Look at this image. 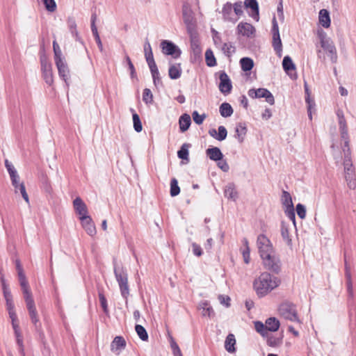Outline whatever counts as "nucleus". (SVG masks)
Listing matches in <instances>:
<instances>
[{"label":"nucleus","mask_w":356,"mask_h":356,"mask_svg":"<svg viewBox=\"0 0 356 356\" xmlns=\"http://www.w3.org/2000/svg\"><path fill=\"white\" fill-rule=\"evenodd\" d=\"M127 343L125 339L121 336H117L114 338L111 344V350L113 352L121 351L126 348Z\"/></svg>","instance_id":"412c9836"},{"label":"nucleus","mask_w":356,"mask_h":356,"mask_svg":"<svg viewBox=\"0 0 356 356\" xmlns=\"http://www.w3.org/2000/svg\"><path fill=\"white\" fill-rule=\"evenodd\" d=\"M281 201L284 209H290L291 207H294L292 201V197L290 193L286 191H282Z\"/></svg>","instance_id":"2f4dec72"},{"label":"nucleus","mask_w":356,"mask_h":356,"mask_svg":"<svg viewBox=\"0 0 356 356\" xmlns=\"http://www.w3.org/2000/svg\"><path fill=\"white\" fill-rule=\"evenodd\" d=\"M237 31L239 34L248 38L252 36L255 33L254 27L249 23H239L237 26Z\"/></svg>","instance_id":"6ab92c4d"},{"label":"nucleus","mask_w":356,"mask_h":356,"mask_svg":"<svg viewBox=\"0 0 356 356\" xmlns=\"http://www.w3.org/2000/svg\"><path fill=\"white\" fill-rule=\"evenodd\" d=\"M40 65L42 73L52 71V65L45 56H40Z\"/></svg>","instance_id":"a18cd8bd"},{"label":"nucleus","mask_w":356,"mask_h":356,"mask_svg":"<svg viewBox=\"0 0 356 356\" xmlns=\"http://www.w3.org/2000/svg\"><path fill=\"white\" fill-rule=\"evenodd\" d=\"M236 344V339L235 336L233 334H229L225 341V350L230 353H233L236 351L235 348Z\"/></svg>","instance_id":"cd10ccee"},{"label":"nucleus","mask_w":356,"mask_h":356,"mask_svg":"<svg viewBox=\"0 0 356 356\" xmlns=\"http://www.w3.org/2000/svg\"><path fill=\"white\" fill-rule=\"evenodd\" d=\"M221 50L227 57H230L235 53L236 48L232 42H225L221 46Z\"/></svg>","instance_id":"58836bf2"},{"label":"nucleus","mask_w":356,"mask_h":356,"mask_svg":"<svg viewBox=\"0 0 356 356\" xmlns=\"http://www.w3.org/2000/svg\"><path fill=\"white\" fill-rule=\"evenodd\" d=\"M232 4L229 2H227L222 7V14L223 16V19L225 21L234 22L231 17V15L232 13Z\"/></svg>","instance_id":"f704fd0d"},{"label":"nucleus","mask_w":356,"mask_h":356,"mask_svg":"<svg viewBox=\"0 0 356 356\" xmlns=\"http://www.w3.org/2000/svg\"><path fill=\"white\" fill-rule=\"evenodd\" d=\"M281 235L288 245H292V240L290 238L289 228L282 222L281 225Z\"/></svg>","instance_id":"a19ab883"},{"label":"nucleus","mask_w":356,"mask_h":356,"mask_svg":"<svg viewBox=\"0 0 356 356\" xmlns=\"http://www.w3.org/2000/svg\"><path fill=\"white\" fill-rule=\"evenodd\" d=\"M74 210L79 217L88 216V209L86 204L81 197H77L73 201Z\"/></svg>","instance_id":"a211bd4d"},{"label":"nucleus","mask_w":356,"mask_h":356,"mask_svg":"<svg viewBox=\"0 0 356 356\" xmlns=\"http://www.w3.org/2000/svg\"><path fill=\"white\" fill-rule=\"evenodd\" d=\"M218 132L215 129H211L209 130V134L219 141L224 140L227 136V131L224 126H219L218 128Z\"/></svg>","instance_id":"aec40b11"},{"label":"nucleus","mask_w":356,"mask_h":356,"mask_svg":"<svg viewBox=\"0 0 356 356\" xmlns=\"http://www.w3.org/2000/svg\"><path fill=\"white\" fill-rule=\"evenodd\" d=\"M338 120H339V126L341 138H346L347 136V134H348L346 120L345 118H341V119H338Z\"/></svg>","instance_id":"de8ad7c7"},{"label":"nucleus","mask_w":356,"mask_h":356,"mask_svg":"<svg viewBox=\"0 0 356 356\" xmlns=\"http://www.w3.org/2000/svg\"><path fill=\"white\" fill-rule=\"evenodd\" d=\"M327 56L330 58V60L332 63H336L337 62V49L335 47L330 49L329 51H327Z\"/></svg>","instance_id":"338daca9"},{"label":"nucleus","mask_w":356,"mask_h":356,"mask_svg":"<svg viewBox=\"0 0 356 356\" xmlns=\"http://www.w3.org/2000/svg\"><path fill=\"white\" fill-rule=\"evenodd\" d=\"M206 63L209 67H213L216 65V60L211 49H207L205 52Z\"/></svg>","instance_id":"79ce46f5"},{"label":"nucleus","mask_w":356,"mask_h":356,"mask_svg":"<svg viewBox=\"0 0 356 356\" xmlns=\"http://www.w3.org/2000/svg\"><path fill=\"white\" fill-rule=\"evenodd\" d=\"M182 15L183 20L186 26L187 31L189 33H192V32L195 30V23L194 21V17L193 16V12L191 8L186 6L184 5L182 8Z\"/></svg>","instance_id":"9b49d317"},{"label":"nucleus","mask_w":356,"mask_h":356,"mask_svg":"<svg viewBox=\"0 0 356 356\" xmlns=\"http://www.w3.org/2000/svg\"><path fill=\"white\" fill-rule=\"evenodd\" d=\"M280 314L286 319L291 321H299L296 312V306L289 302H284L279 307Z\"/></svg>","instance_id":"9d476101"},{"label":"nucleus","mask_w":356,"mask_h":356,"mask_svg":"<svg viewBox=\"0 0 356 356\" xmlns=\"http://www.w3.org/2000/svg\"><path fill=\"white\" fill-rule=\"evenodd\" d=\"M143 101L146 104H149L153 102V95L150 89L145 88L143 92Z\"/></svg>","instance_id":"8fccbe9b"},{"label":"nucleus","mask_w":356,"mask_h":356,"mask_svg":"<svg viewBox=\"0 0 356 356\" xmlns=\"http://www.w3.org/2000/svg\"><path fill=\"white\" fill-rule=\"evenodd\" d=\"M179 124L180 131L185 132L189 129L191 124V116L187 113L181 115L179 120Z\"/></svg>","instance_id":"393cba45"},{"label":"nucleus","mask_w":356,"mask_h":356,"mask_svg":"<svg viewBox=\"0 0 356 356\" xmlns=\"http://www.w3.org/2000/svg\"><path fill=\"white\" fill-rule=\"evenodd\" d=\"M282 67L287 74H289L290 71L296 69V65L289 56H285L284 57L282 60Z\"/></svg>","instance_id":"473e14b6"},{"label":"nucleus","mask_w":356,"mask_h":356,"mask_svg":"<svg viewBox=\"0 0 356 356\" xmlns=\"http://www.w3.org/2000/svg\"><path fill=\"white\" fill-rule=\"evenodd\" d=\"M96 20H97V15L95 13H93L91 15V18H90L91 31L92 33V35L95 38V42L98 46L99 51L102 52L104 50V48H103V44H102V40L100 39V37H99V33L97 31V28L95 24Z\"/></svg>","instance_id":"2eb2a0df"},{"label":"nucleus","mask_w":356,"mask_h":356,"mask_svg":"<svg viewBox=\"0 0 356 356\" xmlns=\"http://www.w3.org/2000/svg\"><path fill=\"white\" fill-rule=\"evenodd\" d=\"M219 111L223 118H228L233 114L234 110L229 103L224 102L220 106Z\"/></svg>","instance_id":"7c9ffc66"},{"label":"nucleus","mask_w":356,"mask_h":356,"mask_svg":"<svg viewBox=\"0 0 356 356\" xmlns=\"http://www.w3.org/2000/svg\"><path fill=\"white\" fill-rule=\"evenodd\" d=\"M296 213L300 219H304L306 216V208L300 203H298L296 207Z\"/></svg>","instance_id":"052dcab7"},{"label":"nucleus","mask_w":356,"mask_h":356,"mask_svg":"<svg viewBox=\"0 0 356 356\" xmlns=\"http://www.w3.org/2000/svg\"><path fill=\"white\" fill-rule=\"evenodd\" d=\"M266 327L267 332H276L278 330L280 323V321L275 317H270L266 321Z\"/></svg>","instance_id":"c85d7f7f"},{"label":"nucleus","mask_w":356,"mask_h":356,"mask_svg":"<svg viewBox=\"0 0 356 356\" xmlns=\"http://www.w3.org/2000/svg\"><path fill=\"white\" fill-rule=\"evenodd\" d=\"M218 167L222 170L225 172H227L229 170V166L225 159H222V160L217 161Z\"/></svg>","instance_id":"774afa93"},{"label":"nucleus","mask_w":356,"mask_h":356,"mask_svg":"<svg viewBox=\"0 0 356 356\" xmlns=\"http://www.w3.org/2000/svg\"><path fill=\"white\" fill-rule=\"evenodd\" d=\"M284 213L286 216L293 222L294 226L296 227V214L294 207H291L290 209H284Z\"/></svg>","instance_id":"680f3d73"},{"label":"nucleus","mask_w":356,"mask_h":356,"mask_svg":"<svg viewBox=\"0 0 356 356\" xmlns=\"http://www.w3.org/2000/svg\"><path fill=\"white\" fill-rule=\"evenodd\" d=\"M341 140L344 141L343 146L342 147V151L343 152V157L346 156V152H349V156H351V151L350 148V140H349V135L347 134V136L346 138H341Z\"/></svg>","instance_id":"6e6d98bb"},{"label":"nucleus","mask_w":356,"mask_h":356,"mask_svg":"<svg viewBox=\"0 0 356 356\" xmlns=\"http://www.w3.org/2000/svg\"><path fill=\"white\" fill-rule=\"evenodd\" d=\"M191 147L190 143H184L177 152V156L182 160L188 161V149Z\"/></svg>","instance_id":"72a5a7b5"},{"label":"nucleus","mask_w":356,"mask_h":356,"mask_svg":"<svg viewBox=\"0 0 356 356\" xmlns=\"http://www.w3.org/2000/svg\"><path fill=\"white\" fill-rule=\"evenodd\" d=\"M191 49L195 57H200L202 53V49L197 42L192 41L191 44Z\"/></svg>","instance_id":"69168bd1"},{"label":"nucleus","mask_w":356,"mask_h":356,"mask_svg":"<svg viewBox=\"0 0 356 356\" xmlns=\"http://www.w3.org/2000/svg\"><path fill=\"white\" fill-rule=\"evenodd\" d=\"M244 6L251 10L250 15L256 21L259 19V4L257 0H245Z\"/></svg>","instance_id":"f3484780"},{"label":"nucleus","mask_w":356,"mask_h":356,"mask_svg":"<svg viewBox=\"0 0 356 356\" xmlns=\"http://www.w3.org/2000/svg\"><path fill=\"white\" fill-rule=\"evenodd\" d=\"M46 10L49 12H54L56 9V3L54 0H42Z\"/></svg>","instance_id":"5fc2aeb1"},{"label":"nucleus","mask_w":356,"mask_h":356,"mask_svg":"<svg viewBox=\"0 0 356 356\" xmlns=\"http://www.w3.org/2000/svg\"><path fill=\"white\" fill-rule=\"evenodd\" d=\"M254 328L257 332L261 334L262 336H265L267 334V330L266 327V324H264L261 321H255L254 322Z\"/></svg>","instance_id":"864d4df0"},{"label":"nucleus","mask_w":356,"mask_h":356,"mask_svg":"<svg viewBox=\"0 0 356 356\" xmlns=\"http://www.w3.org/2000/svg\"><path fill=\"white\" fill-rule=\"evenodd\" d=\"M42 189L47 193H51L52 191V188L50 184V181L49 179L47 177H43L42 181Z\"/></svg>","instance_id":"0e129e2a"},{"label":"nucleus","mask_w":356,"mask_h":356,"mask_svg":"<svg viewBox=\"0 0 356 356\" xmlns=\"http://www.w3.org/2000/svg\"><path fill=\"white\" fill-rule=\"evenodd\" d=\"M200 306L201 308L203 309L202 315L204 316L211 317L212 316L214 315L213 308L209 306V303L207 301L203 302Z\"/></svg>","instance_id":"09e8293b"},{"label":"nucleus","mask_w":356,"mask_h":356,"mask_svg":"<svg viewBox=\"0 0 356 356\" xmlns=\"http://www.w3.org/2000/svg\"><path fill=\"white\" fill-rule=\"evenodd\" d=\"M263 264L268 270L278 274L281 270V261L275 253L266 257L261 258Z\"/></svg>","instance_id":"0eeeda50"},{"label":"nucleus","mask_w":356,"mask_h":356,"mask_svg":"<svg viewBox=\"0 0 356 356\" xmlns=\"http://www.w3.org/2000/svg\"><path fill=\"white\" fill-rule=\"evenodd\" d=\"M192 117L195 123H196L198 125H200L203 123L204 120L207 118V115L205 113L200 115L197 111H194L192 113Z\"/></svg>","instance_id":"603ef678"},{"label":"nucleus","mask_w":356,"mask_h":356,"mask_svg":"<svg viewBox=\"0 0 356 356\" xmlns=\"http://www.w3.org/2000/svg\"><path fill=\"white\" fill-rule=\"evenodd\" d=\"M343 165L344 167V176L350 189H355L356 187L355 171L353 164L352 158L349 156V152H346L343 157Z\"/></svg>","instance_id":"20e7f679"},{"label":"nucleus","mask_w":356,"mask_h":356,"mask_svg":"<svg viewBox=\"0 0 356 356\" xmlns=\"http://www.w3.org/2000/svg\"><path fill=\"white\" fill-rule=\"evenodd\" d=\"M131 111L132 112V118H133V123L134 130L139 133L143 129L142 123L140 119L139 115L135 112L133 108H131Z\"/></svg>","instance_id":"e433bc0d"},{"label":"nucleus","mask_w":356,"mask_h":356,"mask_svg":"<svg viewBox=\"0 0 356 356\" xmlns=\"http://www.w3.org/2000/svg\"><path fill=\"white\" fill-rule=\"evenodd\" d=\"M135 330L138 336L142 341H147L148 340V334L145 328L143 325L138 324L136 325Z\"/></svg>","instance_id":"ea45409f"},{"label":"nucleus","mask_w":356,"mask_h":356,"mask_svg":"<svg viewBox=\"0 0 356 356\" xmlns=\"http://www.w3.org/2000/svg\"><path fill=\"white\" fill-rule=\"evenodd\" d=\"M236 134L234 137L237 138L238 141L241 143L244 140V137L246 135L247 128L244 123H238L235 129Z\"/></svg>","instance_id":"bb28decb"},{"label":"nucleus","mask_w":356,"mask_h":356,"mask_svg":"<svg viewBox=\"0 0 356 356\" xmlns=\"http://www.w3.org/2000/svg\"><path fill=\"white\" fill-rule=\"evenodd\" d=\"M180 193V188L178 185V181L176 178H172L170 181V193L172 197L178 195Z\"/></svg>","instance_id":"37998d69"},{"label":"nucleus","mask_w":356,"mask_h":356,"mask_svg":"<svg viewBox=\"0 0 356 356\" xmlns=\"http://www.w3.org/2000/svg\"><path fill=\"white\" fill-rule=\"evenodd\" d=\"M40 65L42 73L52 71V65L45 56H40Z\"/></svg>","instance_id":"c03bdc74"},{"label":"nucleus","mask_w":356,"mask_h":356,"mask_svg":"<svg viewBox=\"0 0 356 356\" xmlns=\"http://www.w3.org/2000/svg\"><path fill=\"white\" fill-rule=\"evenodd\" d=\"M206 154L211 161H213L222 160V159L224 157V155L222 153L221 150L220 149L219 147H217L208 148L206 150Z\"/></svg>","instance_id":"4be33fe9"},{"label":"nucleus","mask_w":356,"mask_h":356,"mask_svg":"<svg viewBox=\"0 0 356 356\" xmlns=\"http://www.w3.org/2000/svg\"><path fill=\"white\" fill-rule=\"evenodd\" d=\"M219 90L224 95L229 94L232 89L231 79L225 71L219 72Z\"/></svg>","instance_id":"f8f14e48"},{"label":"nucleus","mask_w":356,"mask_h":356,"mask_svg":"<svg viewBox=\"0 0 356 356\" xmlns=\"http://www.w3.org/2000/svg\"><path fill=\"white\" fill-rule=\"evenodd\" d=\"M125 60H126V61L127 63L128 67H129V70L130 71L131 78V79L136 78L137 75H136V69H135V67H134V64L132 63V62L131 60V58H129V56L127 55L125 56Z\"/></svg>","instance_id":"4d7b16f0"},{"label":"nucleus","mask_w":356,"mask_h":356,"mask_svg":"<svg viewBox=\"0 0 356 356\" xmlns=\"http://www.w3.org/2000/svg\"><path fill=\"white\" fill-rule=\"evenodd\" d=\"M5 166L10 175L12 186L14 187L15 193L17 194L19 192L26 202L29 204V197L26 193L25 185L24 182H20L19 175L14 165L9 162L8 160L6 159Z\"/></svg>","instance_id":"7ed1b4c3"},{"label":"nucleus","mask_w":356,"mask_h":356,"mask_svg":"<svg viewBox=\"0 0 356 356\" xmlns=\"http://www.w3.org/2000/svg\"><path fill=\"white\" fill-rule=\"evenodd\" d=\"M272 46L279 57L282 56V43L280 38L278 23L275 16L272 19Z\"/></svg>","instance_id":"423d86ee"},{"label":"nucleus","mask_w":356,"mask_h":356,"mask_svg":"<svg viewBox=\"0 0 356 356\" xmlns=\"http://www.w3.org/2000/svg\"><path fill=\"white\" fill-rule=\"evenodd\" d=\"M243 242L245 246V248L242 251L243 260L245 264H249L250 260V250L248 245V241L246 238H243Z\"/></svg>","instance_id":"49530a36"},{"label":"nucleus","mask_w":356,"mask_h":356,"mask_svg":"<svg viewBox=\"0 0 356 356\" xmlns=\"http://www.w3.org/2000/svg\"><path fill=\"white\" fill-rule=\"evenodd\" d=\"M211 32L212 33V38L216 46H222V39L220 35V33L215 30L214 29H211Z\"/></svg>","instance_id":"13d9d810"},{"label":"nucleus","mask_w":356,"mask_h":356,"mask_svg":"<svg viewBox=\"0 0 356 356\" xmlns=\"http://www.w3.org/2000/svg\"><path fill=\"white\" fill-rule=\"evenodd\" d=\"M241 67L243 71H250L254 67L253 60L248 57H243L240 60Z\"/></svg>","instance_id":"c9c22d12"},{"label":"nucleus","mask_w":356,"mask_h":356,"mask_svg":"<svg viewBox=\"0 0 356 356\" xmlns=\"http://www.w3.org/2000/svg\"><path fill=\"white\" fill-rule=\"evenodd\" d=\"M79 220L81 222L82 227L88 235L92 236L96 234V227L90 216L79 217Z\"/></svg>","instance_id":"4468645a"},{"label":"nucleus","mask_w":356,"mask_h":356,"mask_svg":"<svg viewBox=\"0 0 356 356\" xmlns=\"http://www.w3.org/2000/svg\"><path fill=\"white\" fill-rule=\"evenodd\" d=\"M25 301L29 299H33L32 293L29 289V285L27 280H24L19 282Z\"/></svg>","instance_id":"4c0bfd02"},{"label":"nucleus","mask_w":356,"mask_h":356,"mask_svg":"<svg viewBox=\"0 0 356 356\" xmlns=\"http://www.w3.org/2000/svg\"><path fill=\"white\" fill-rule=\"evenodd\" d=\"M248 96L252 99L265 98L266 102L270 105L275 104V98L273 94L266 88H251L248 92Z\"/></svg>","instance_id":"6e6552de"},{"label":"nucleus","mask_w":356,"mask_h":356,"mask_svg":"<svg viewBox=\"0 0 356 356\" xmlns=\"http://www.w3.org/2000/svg\"><path fill=\"white\" fill-rule=\"evenodd\" d=\"M181 67L180 63L172 64L169 67L168 75L171 79H177L181 75Z\"/></svg>","instance_id":"b1692460"},{"label":"nucleus","mask_w":356,"mask_h":356,"mask_svg":"<svg viewBox=\"0 0 356 356\" xmlns=\"http://www.w3.org/2000/svg\"><path fill=\"white\" fill-rule=\"evenodd\" d=\"M42 74L45 83L49 86H52L54 83L53 72H42Z\"/></svg>","instance_id":"e2e57ef3"},{"label":"nucleus","mask_w":356,"mask_h":356,"mask_svg":"<svg viewBox=\"0 0 356 356\" xmlns=\"http://www.w3.org/2000/svg\"><path fill=\"white\" fill-rule=\"evenodd\" d=\"M280 283V278L268 272H264L254 280L253 288L258 297L263 298L279 286Z\"/></svg>","instance_id":"f257e3e1"},{"label":"nucleus","mask_w":356,"mask_h":356,"mask_svg":"<svg viewBox=\"0 0 356 356\" xmlns=\"http://www.w3.org/2000/svg\"><path fill=\"white\" fill-rule=\"evenodd\" d=\"M113 273L115 280L119 285L120 294L127 303L128 297L130 294L127 270L122 264H118L115 259H113Z\"/></svg>","instance_id":"f03ea898"},{"label":"nucleus","mask_w":356,"mask_h":356,"mask_svg":"<svg viewBox=\"0 0 356 356\" xmlns=\"http://www.w3.org/2000/svg\"><path fill=\"white\" fill-rule=\"evenodd\" d=\"M16 269H17V273H18L19 282H20L26 280L25 274L24 273L22 266H21L20 261L19 260L16 261Z\"/></svg>","instance_id":"bf43d9fd"},{"label":"nucleus","mask_w":356,"mask_h":356,"mask_svg":"<svg viewBox=\"0 0 356 356\" xmlns=\"http://www.w3.org/2000/svg\"><path fill=\"white\" fill-rule=\"evenodd\" d=\"M345 277L346 278L347 290L350 296H353V283L351 280L350 270L345 271Z\"/></svg>","instance_id":"3c124183"},{"label":"nucleus","mask_w":356,"mask_h":356,"mask_svg":"<svg viewBox=\"0 0 356 356\" xmlns=\"http://www.w3.org/2000/svg\"><path fill=\"white\" fill-rule=\"evenodd\" d=\"M224 195L227 198L233 201H235L238 198V193L234 183H229L225 186Z\"/></svg>","instance_id":"5701e85b"},{"label":"nucleus","mask_w":356,"mask_h":356,"mask_svg":"<svg viewBox=\"0 0 356 356\" xmlns=\"http://www.w3.org/2000/svg\"><path fill=\"white\" fill-rule=\"evenodd\" d=\"M319 22L324 28H329L330 26V13L326 9H322L319 12Z\"/></svg>","instance_id":"a878e982"},{"label":"nucleus","mask_w":356,"mask_h":356,"mask_svg":"<svg viewBox=\"0 0 356 356\" xmlns=\"http://www.w3.org/2000/svg\"><path fill=\"white\" fill-rule=\"evenodd\" d=\"M15 336L16 338V342L19 347V352L22 355V356H25L24 343H23V337L22 335L19 327L13 328Z\"/></svg>","instance_id":"c756f323"},{"label":"nucleus","mask_w":356,"mask_h":356,"mask_svg":"<svg viewBox=\"0 0 356 356\" xmlns=\"http://www.w3.org/2000/svg\"><path fill=\"white\" fill-rule=\"evenodd\" d=\"M257 246L261 258L266 257L275 253L271 241L265 234H261L257 236Z\"/></svg>","instance_id":"39448f33"},{"label":"nucleus","mask_w":356,"mask_h":356,"mask_svg":"<svg viewBox=\"0 0 356 356\" xmlns=\"http://www.w3.org/2000/svg\"><path fill=\"white\" fill-rule=\"evenodd\" d=\"M161 47L163 54L170 56L175 59H177L181 56V50L174 42L170 40H164L161 42Z\"/></svg>","instance_id":"1a4fd4ad"},{"label":"nucleus","mask_w":356,"mask_h":356,"mask_svg":"<svg viewBox=\"0 0 356 356\" xmlns=\"http://www.w3.org/2000/svg\"><path fill=\"white\" fill-rule=\"evenodd\" d=\"M55 63L58 68L59 76L67 83L69 79V69L63 58H57Z\"/></svg>","instance_id":"dca6fc26"},{"label":"nucleus","mask_w":356,"mask_h":356,"mask_svg":"<svg viewBox=\"0 0 356 356\" xmlns=\"http://www.w3.org/2000/svg\"><path fill=\"white\" fill-rule=\"evenodd\" d=\"M29 316H30L32 323L35 326V331L38 333L40 340L42 342H44L45 336H44V332L42 331L41 323L39 321L36 309H33V310L29 311Z\"/></svg>","instance_id":"ddd939ff"}]
</instances>
